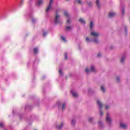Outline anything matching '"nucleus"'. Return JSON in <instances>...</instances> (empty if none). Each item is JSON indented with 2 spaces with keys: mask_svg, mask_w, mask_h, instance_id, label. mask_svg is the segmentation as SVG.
Segmentation results:
<instances>
[{
  "mask_svg": "<svg viewBox=\"0 0 130 130\" xmlns=\"http://www.w3.org/2000/svg\"><path fill=\"white\" fill-rule=\"evenodd\" d=\"M93 42H94L95 43H98L99 41L97 39H94L92 40Z\"/></svg>",
  "mask_w": 130,
  "mask_h": 130,
  "instance_id": "a211bd4d",
  "label": "nucleus"
},
{
  "mask_svg": "<svg viewBox=\"0 0 130 130\" xmlns=\"http://www.w3.org/2000/svg\"><path fill=\"white\" fill-rule=\"evenodd\" d=\"M67 24H70L71 23V19H69L67 20Z\"/></svg>",
  "mask_w": 130,
  "mask_h": 130,
  "instance_id": "393cba45",
  "label": "nucleus"
},
{
  "mask_svg": "<svg viewBox=\"0 0 130 130\" xmlns=\"http://www.w3.org/2000/svg\"><path fill=\"white\" fill-rule=\"evenodd\" d=\"M79 21L80 22V23H82V24H85L86 23V21H85V20H84V19L83 18H80Z\"/></svg>",
  "mask_w": 130,
  "mask_h": 130,
  "instance_id": "9b49d317",
  "label": "nucleus"
},
{
  "mask_svg": "<svg viewBox=\"0 0 130 130\" xmlns=\"http://www.w3.org/2000/svg\"><path fill=\"white\" fill-rule=\"evenodd\" d=\"M64 16H66V17H69V13H68V12L65 11L64 12Z\"/></svg>",
  "mask_w": 130,
  "mask_h": 130,
  "instance_id": "dca6fc26",
  "label": "nucleus"
},
{
  "mask_svg": "<svg viewBox=\"0 0 130 130\" xmlns=\"http://www.w3.org/2000/svg\"><path fill=\"white\" fill-rule=\"evenodd\" d=\"M93 22L91 21L90 23V28L91 30H93Z\"/></svg>",
  "mask_w": 130,
  "mask_h": 130,
  "instance_id": "ddd939ff",
  "label": "nucleus"
},
{
  "mask_svg": "<svg viewBox=\"0 0 130 130\" xmlns=\"http://www.w3.org/2000/svg\"><path fill=\"white\" fill-rule=\"evenodd\" d=\"M113 47L111 46L110 49H112Z\"/></svg>",
  "mask_w": 130,
  "mask_h": 130,
  "instance_id": "58836bf2",
  "label": "nucleus"
},
{
  "mask_svg": "<svg viewBox=\"0 0 130 130\" xmlns=\"http://www.w3.org/2000/svg\"><path fill=\"white\" fill-rule=\"evenodd\" d=\"M62 126H63V124L61 123L60 125H57L56 127L57 129H61Z\"/></svg>",
  "mask_w": 130,
  "mask_h": 130,
  "instance_id": "1a4fd4ad",
  "label": "nucleus"
},
{
  "mask_svg": "<svg viewBox=\"0 0 130 130\" xmlns=\"http://www.w3.org/2000/svg\"><path fill=\"white\" fill-rule=\"evenodd\" d=\"M100 56H101V54L100 53L98 54V57H100Z\"/></svg>",
  "mask_w": 130,
  "mask_h": 130,
  "instance_id": "f704fd0d",
  "label": "nucleus"
},
{
  "mask_svg": "<svg viewBox=\"0 0 130 130\" xmlns=\"http://www.w3.org/2000/svg\"><path fill=\"white\" fill-rule=\"evenodd\" d=\"M106 120L109 123L111 122V119L110 117H109V113H107V117L106 118Z\"/></svg>",
  "mask_w": 130,
  "mask_h": 130,
  "instance_id": "39448f33",
  "label": "nucleus"
},
{
  "mask_svg": "<svg viewBox=\"0 0 130 130\" xmlns=\"http://www.w3.org/2000/svg\"><path fill=\"white\" fill-rule=\"evenodd\" d=\"M4 126V123H0V127H3Z\"/></svg>",
  "mask_w": 130,
  "mask_h": 130,
  "instance_id": "cd10ccee",
  "label": "nucleus"
},
{
  "mask_svg": "<svg viewBox=\"0 0 130 130\" xmlns=\"http://www.w3.org/2000/svg\"><path fill=\"white\" fill-rule=\"evenodd\" d=\"M71 26H66V29L67 31H69V30H71Z\"/></svg>",
  "mask_w": 130,
  "mask_h": 130,
  "instance_id": "6ab92c4d",
  "label": "nucleus"
},
{
  "mask_svg": "<svg viewBox=\"0 0 130 130\" xmlns=\"http://www.w3.org/2000/svg\"><path fill=\"white\" fill-rule=\"evenodd\" d=\"M77 3H78V4H82V1L81 0H78Z\"/></svg>",
  "mask_w": 130,
  "mask_h": 130,
  "instance_id": "bb28decb",
  "label": "nucleus"
},
{
  "mask_svg": "<svg viewBox=\"0 0 130 130\" xmlns=\"http://www.w3.org/2000/svg\"><path fill=\"white\" fill-rule=\"evenodd\" d=\"M95 68H94L93 66H91L90 68V71L92 72V73H94L95 72Z\"/></svg>",
  "mask_w": 130,
  "mask_h": 130,
  "instance_id": "4468645a",
  "label": "nucleus"
},
{
  "mask_svg": "<svg viewBox=\"0 0 130 130\" xmlns=\"http://www.w3.org/2000/svg\"><path fill=\"white\" fill-rule=\"evenodd\" d=\"M105 109H109V106H108V105H106Z\"/></svg>",
  "mask_w": 130,
  "mask_h": 130,
  "instance_id": "c85d7f7f",
  "label": "nucleus"
},
{
  "mask_svg": "<svg viewBox=\"0 0 130 130\" xmlns=\"http://www.w3.org/2000/svg\"><path fill=\"white\" fill-rule=\"evenodd\" d=\"M55 15L56 16L54 18V23L55 24H60V23H61V21H60V19H59L60 16L59 15L57 14V11H56Z\"/></svg>",
  "mask_w": 130,
  "mask_h": 130,
  "instance_id": "f257e3e1",
  "label": "nucleus"
},
{
  "mask_svg": "<svg viewBox=\"0 0 130 130\" xmlns=\"http://www.w3.org/2000/svg\"><path fill=\"white\" fill-rule=\"evenodd\" d=\"M101 90H102L104 93H105V88H104V87H103V86H101Z\"/></svg>",
  "mask_w": 130,
  "mask_h": 130,
  "instance_id": "412c9836",
  "label": "nucleus"
},
{
  "mask_svg": "<svg viewBox=\"0 0 130 130\" xmlns=\"http://www.w3.org/2000/svg\"><path fill=\"white\" fill-rule=\"evenodd\" d=\"M116 80L117 81V82H119V77H117Z\"/></svg>",
  "mask_w": 130,
  "mask_h": 130,
  "instance_id": "72a5a7b5",
  "label": "nucleus"
},
{
  "mask_svg": "<svg viewBox=\"0 0 130 130\" xmlns=\"http://www.w3.org/2000/svg\"><path fill=\"white\" fill-rule=\"evenodd\" d=\"M115 16V13L113 12H110L109 13V18H112Z\"/></svg>",
  "mask_w": 130,
  "mask_h": 130,
  "instance_id": "0eeeda50",
  "label": "nucleus"
},
{
  "mask_svg": "<svg viewBox=\"0 0 130 130\" xmlns=\"http://www.w3.org/2000/svg\"><path fill=\"white\" fill-rule=\"evenodd\" d=\"M52 3H53V0H50L49 4L46 10V12H48L50 9H51V7H52Z\"/></svg>",
  "mask_w": 130,
  "mask_h": 130,
  "instance_id": "7ed1b4c3",
  "label": "nucleus"
},
{
  "mask_svg": "<svg viewBox=\"0 0 130 130\" xmlns=\"http://www.w3.org/2000/svg\"><path fill=\"white\" fill-rule=\"evenodd\" d=\"M100 0H96V6H98V8H100V4H99Z\"/></svg>",
  "mask_w": 130,
  "mask_h": 130,
  "instance_id": "2eb2a0df",
  "label": "nucleus"
},
{
  "mask_svg": "<svg viewBox=\"0 0 130 130\" xmlns=\"http://www.w3.org/2000/svg\"><path fill=\"white\" fill-rule=\"evenodd\" d=\"M64 108H66V104L63 103L62 105V110H64Z\"/></svg>",
  "mask_w": 130,
  "mask_h": 130,
  "instance_id": "f3484780",
  "label": "nucleus"
},
{
  "mask_svg": "<svg viewBox=\"0 0 130 130\" xmlns=\"http://www.w3.org/2000/svg\"><path fill=\"white\" fill-rule=\"evenodd\" d=\"M124 59H125V57H123V58H121V63H123V61H124Z\"/></svg>",
  "mask_w": 130,
  "mask_h": 130,
  "instance_id": "4be33fe9",
  "label": "nucleus"
},
{
  "mask_svg": "<svg viewBox=\"0 0 130 130\" xmlns=\"http://www.w3.org/2000/svg\"><path fill=\"white\" fill-rule=\"evenodd\" d=\"M61 38L63 41L64 42H67V40H66V38L63 37V36H61Z\"/></svg>",
  "mask_w": 130,
  "mask_h": 130,
  "instance_id": "aec40b11",
  "label": "nucleus"
},
{
  "mask_svg": "<svg viewBox=\"0 0 130 130\" xmlns=\"http://www.w3.org/2000/svg\"><path fill=\"white\" fill-rule=\"evenodd\" d=\"M86 40L87 41H90V40H89V38H86Z\"/></svg>",
  "mask_w": 130,
  "mask_h": 130,
  "instance_id": "c9c22d12",
  "label": "nucleus"
},
{
  "mask_svg": "<svg viewBox=\"0 0 130 130\" xmlns=\"http://www.w3.org/2000/svg\"><path fill=\"white\" fill-rule=\"evenodd\" d=\"M120 127H121L122 128L125 129V128H126L127 127V125H126V124L121 123L120 124Z\"/></svg>",
  "mask_w": 130,
  "mask_h": 130,
  "instance_id": "423d86ee",
  "label": "nucleus"
},
{
  "mask_svg": "<svg viewBox=\"0 0 130 130\" xmlns=\"http://www.w3.org/2000/svg\"><path fill=\"white\" fill-rule=\"evenodd\" d=\"M35 130H36V129H35Z\"/></svg>",
  "mask_w": 130,
  "mask_h": 130,
  "instance_id": "79ce46f5",
  "label": "nucleus"
},
{
  "mask_svg": "<svg viewBox=\"0 0 130 130\" xmlns=\"http://www.w3.org/2000/svg\"><path fill=\"white\" fill-rule=\"evenodd\" d=\"M97 104L98 106L100 107V115L101 116H103V111H102V108H103V104L102 103H101V102H100V101H97Z\"/></svg>",
  "mask_w": 130,
  "mask_h": 130,
  "instance_id": "f03ea898",
  "label": "nucleus"
},
{
  "mask_svg": "<svg viewBox=\"0 0 130 130\" xmlns=\"http://www.w3.org/2000/svg\"><path fill=\"white\" fill-rule=\"evenodd\" d=\"M122 15H124V9H122Z\"/></svg>",
  "mask_w": 130,
  "mask_h": 130,
  "instance_id": "2f4dec72",
  "label": "nucleus"
},
{
  "mask_svg": "<svg viewBox=\"0 0 130 130\" xmlns=\"http://www.w3.org/2000/svg\"><path fill=\"white\" fill-rule=\"evenodd\" d=\"M32 22H35V19H32Z\"/></svg>",
  "mask_w": 130,
  "mask_h": 130,
  "instance_id": "4c0bfd02",
  "label": "nucleus"
},
{
  "mask_svg": "<svg viewBox=\"0 0 130 130\" xmlns=\"http://www.w3.org/2000/svg\"><path fill=\"white\" fill-rule=\"evenodd\" d=\"M75 122H76V121L75 120H72L71 122V124L73 125H74Z\"/></svg>",
  "mask_w": 130,
  "mask_h": 130,
  "instance_id": "b1692460",
  "label": "nucleus"
},
{
  "mask_svg": "<svg viewBox=\"0 0 130 130\" xmlns=\"http://www.w3.org/2000/svg\"><path fill=\"white\" fill-rule=\"evenodd\" d=\"M64 58L65 59L67 60L68 59V54H67V53H66L64 54Z\"/></svg>",
  "mask_w": 130,
  "mask_h": 130,
  "instance_id": "5701e85b",
  "label": "nucleus"
},
{
  "mask_svg": "<svg viewBox=\"0 0 130 130\" xmlns=\"http://www.w3.org/2000/svg\"><path fill=\"white\" fill-rule=\"evenodd\" d=\"M67 1H69V0H67Z\"/></svg>",
  "mask_w": 130,
  "mask_h": 130,
  "instance_id": "a19ab883",
  "label": "nucleus"
},
{
  "mask_svg": "<svg viewBox=\"0 0 130 130\" xmlns=\"http://www.w3.org/2000/svg\"><path fill=\"white\" fill-rule=\"evenodd\" d=\"M125 32H126V29H125Z\"/></svg>",
  "mask_w": 130,
  "mask_h": 130,
  "instance_id": "ea45409f",
  "label": "nucleus"
},
{
  "mask_svg": "<svg viewBox=\"0 0 130 130\" xmlns=\"http://www.w3.org/2000/svg\"><path fill=\"white\" fill-rule=\"evenodd\" d=\"M85 71H86V73H89V72H90V71L89 70V69H88V68H86Z\"/></svg>",
  "mask_w": 130,
  "mask_h": 130,
  "instance_id": "7c9ffc66",
  "label": "nucleus"
},
{
  "mask_svg": "<svg viewBox=\"0 0 130 130\" xmlns=\"http://www.w3.org/2000/svg\"><path fill=\"white\" fill-rule=\"evenodd\" d=\"M38 51V49H37V48H35L34 49V52L35 54H37Z\"/></svg>",
  "mask_w": 130,
  "mask_h": 130,
  "instance_id": "f8f14e48",
  "label": "nucleus"
},
{
  "mask_svg": "<svg viewBox=\"0 0 130 130\" xmlns=\"http://www.w3.org/2000/svg\"><path fill=\"white\" fill-rule=\"evenodd\" d=\"M91 36H93V37H99V33L96 31H92L91 32Z\"/></svg>",
  "mask_w": 130,
  "mask_h": 130,
  "instance_id": "20e7f679",
  "label": "nucleus"
},
{
  "mask_svg": "<svg viewBox=\"0 0 130 130\" xmlns=\"http://www.w3.org/2000/svg\"><path fill=\"white\" fill-rule=\"evenodd\" d=\"M71 92L72 93V95L73 97H78V93L75 92H73V90H71Z\"/></svg>",
  "mask_w": 130,
  "mask_h": 130,
  "instance_id": "9d476101",
  "label": "nucleus"
},
{
  "mask_svg": "<svg viewBox=\"0 0 130 130\" xmlns=\"http://www.w3.org/2000/svg\"><path fill=\"white\" fill-rule=\"evenodd\" d=\"M59 73L60 75H62V70H61V69H60L59 70Z\"/></svg>",
  "mask_w": 130,
  "mask_h": 130,
  "instance_id": "a878e982",
  "label": "nucleus"
},
{
  "mask_svg": "<svg viewBox=\"0 0 130 130\" xmlns=\"http://www.w3.org/2000/svg\"><path fill=\"white\" fill-rule=\"evenodd\" d=\"M99 124H100V125H101V123H102L101 121H99Z\"/></svg>",
  "mask_w": 130,
  "mask_h": 130,
  "instance_id": "e433bc0d",
  "label": "nucleus"
},
{
  "mask_svg": "<svg viewBox=\"0 0 130 130\" xmlns=\"http://www.w3.org/2000/svg\"><path fill=\"white\" fill-rule=\"evenodd\" d=\"M44 3V0H39L38 2V6H41Z\"/></svg>",
  "mask_w": 130,
  "mask_h": 130,
  "instance_id": "6e6552de",
  "label": "nucleus"
},
{
  "mask_svg": "<svg viewBox=\"0 0 130 130\" xmlns=\"http://www.w3.org/2000/svg\"><path fill=\"white\" fill-rule=\"evenodd\" d=\"M88 120H89V121H92L93 120V118H89L88 119Z\"/></svg>",
  "mask_w": 130,
  "mask_h": 130,
  "instance_id": "473e14b6",
  "label": "nucleus"
},
{
  "mask_svg": "<svg viewBox=\"0 0 130 130\" xmlns=\"http://www.w3.org/2000/svg\"><path fill=\"white\" fill-rule=\"evenodd\" d=\"M47 34V33L46 32H44L43 34V36H46V35Z\"/></svg>",
  "mask_w": 130,
  "mask_h": 130,
  "instance_id": "c756f323",
  "label": "nucleus"
}]
</instances>
